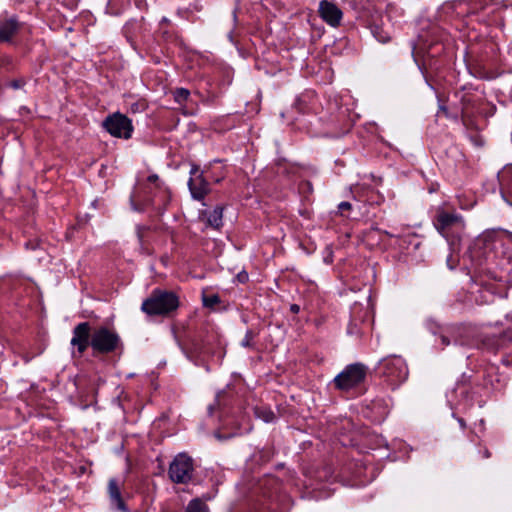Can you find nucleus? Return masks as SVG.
<instances>
[{"label":"nucleus","instance_id":"nucleus-23","mask_svg":"<svg viewBox=\"0 0 512 512\" xmlns=\"http://www.w3.org/2000/svg\"><path fill=\"white\" fill-rule=\"evenodd\" d=\"M254 337H255L254 332L252 330H248L245 334L244 339L241 342V345L243 347H252L253 346L252 341H253Z\"/></svg>","mask_w":512,"mask_h":512},{"label":"nucleus","instance_id":"nucleus-19","mask_svg":"<svg viewBox=\"0 0 512 512\" xmlns=\"http://www.w3.org/2000/svg\"><path fill=\"white\" fill-rule=\"evenodd\" d=\"M255 413L257 417L261 418L267 423L272 422L275 419V414L270 409L256 408Z\"/></svg>","mask_w":512,"mask_h":512},{"label":"nucleus","instance_id":"nucleus-4","mask_svg":"<svg viewBox=\"0 0 512 512\" xmlns=\"http://www.w3.org/2000/svg\"><path fill=\"white\" fill-rule=\"evenodd\" d=\"M194 472L193 459L186 453L177 454L169 465L168 475L176 484H187Z\"/></svg>","mask_w":512,"mask_h":512},{"label":"nucleus","instance_id":"nucleus-28","mask_svg":"<svg viewBox=\"0 0 512 512\" xmlns=\"http://www.w3.org/2000/svg\"><path fill=\"white\" fill-rule=\"evenodd\" d=\"M148 181L151 182V183H156L158 181V176L157 175H150L148 177Z\"/></svg>","mask_w":512,"mask_h":512},{"label":"nucleus","instance_id":"nucleus-30","mask_svg":"<svg viewBox=\"0 0 512 512\" xmlns=\"http://www.w3.org/2000/svg\"><path fill=\"white\" fill-rule=\"evenodd\" d=\"M459 423H460V425H461L462 427H464V426H465V423H464L463 419H459Z\"/></svg>","mask_w":512,"mask_h":512},{"label":"nucleus","instance_id":"nucleus-1","mask_svg":"<svg viewBox=\"0 0 512 512\" xmlns=\"http://www.w3.org/2000/svg\"><path fill=\"white\" fill-rule=\"evenodd\" d=\"M179 306L178 297L169 291L156 289L142 303L141 309L148 315H167Z\"/></svg>","mask_w":512,"mask_h":512},{"label":"nucleus","instance_id":"nucleus-29","mask_svg":"<svg viewBox=\"0 0 512 512\" xmlns=\"http://www.w3.org/2000/svg\"><path fill=\"white\" fill-rule=\"evenodd\" d=\"M160 512H180V511H174V510H171V509H169L167 507H163Z\"/></svg>","mask_w":512,"mask_h":512},{"label":"nucleus","instance_id":"nucleus-9","mask_svg":"<svg viewBox=\"0 0 512 512\" xmlns=\"http://www.w3.org/2000/svg\"><path fill=\"white\" fill-rule=\"evenodd\" d=\"M435 226L441 234L447 235L448 231L453 227L464 228V221L458 214L439 211L436 216Z\"/></svg>","mask_w":512,"mask_h":512},{"label":"nucleus","instance_id":"nucleus-31","mask_svg":"<svg viewBox=\"0 0 512 512\" xmlns=\"http://www.w3.org/2000/svg\"><path fill=\"white\" fill-rule=\"evenodd\" d=\"M506 233H507V236L509 237V239L512 240V233H510V232H506Z\"/></svg>","mask_w":512,"mask_h":512},{"label":"nucleus","instance_id":"nucleus-6","mask_svg":"<svg viewBox=\"0 0 512 512\" xmlns=\"http://www.w3.org/2000/svg\"><path fill=\"white\" fill-rule=\"evenodd\" d=\"M102 125L113 137L129 139L132 136V121L122 113L115 112L108 115Z\"/></svg>","mask_w":512,"mask_h":512},{"label":"nucleus","instance_id":"nucleus-17","mask_svg":"<svg viewBox=\"0 0 512 512\" xmlns=\"http://www.w3.org/2000/svg\"><path fill=\"white\" fill-rule=\"evenodd\" d=\"M186 512H209L208 506L199 498L189 502Z\"/></svg>","mask_w":512,"mask_h":512},{"label":"nucleus","instance_id":"nucleus-33","mask_svg":"<svg viewBox=\"0 0 512 512\" xmlns=\"http://www.w3.org/2000/svg\"><path fill=\"white\" fill-rule=\"evenodd\" d=\"M508 338L512 339V332H511V334L508 335Z\"/></svg>","mask_w":512,"mask_h":512},{"label":"nucleus","instance_id":"nucleus-7","mask_svg":"<svg viewBox=\"0 0 512 512\" xmlns=\"http://www.w3.org/2000/svg\"><path fill=\"white\" fill-rule=\"evenodd\" d=\"M191 177L188 181V187L193 199L201 201L210 192L209 182L199 171L197 166H193L190 171Z\"/></svg>","mask_w":512,"mask_h":512},{"label":"nucleus","instance_id":"nucleus-16","mask_svg":"<svg viewBox=\"0 0 512 512\" xmlns=\"http://www.w3.org/2000/svg\"><path fill=\"white\" fill-rule=\"evenodd\" d=\"M222 213H223V208L220 206L216 207L207 216L208 224L215 229L220 228L222 226V217H223Z\"/></svg>","mask_w":512,"mask_h":512},{"label":"nucleus","instance_id":"nucleus-15","mask_svg":"<svg viewBox=\"0 0 512 512\" xmlns=\"http://www.w3.org/2000/svg\"><path fill=\"white\" fill-rule=\"evenodd\" d=\"M169 201H170V194L165 189V190H161L159 192V195L151 201V204L155 207V209L159 213H162L166 209Z\"/></svg>","mask_w":512,"mask_h":512},{"label":"nucleus","instance_id":"nucleus-24","mask_svg":"<svg viewBox=\"0 0 512 512\" xmlns=\"http://www.w3.org/2000/svg\"><path fill=\"white\" fill-rule=\"evenodd\" d=\"M441 344L443 346H448L453 343V339L450 334V329H448L444 334L440 336Z\"/></svg>","mask_w":512,"mask_h":512},{"label":"nucleus","instance_id":"nucleus-12","mask_svg":"<svg viewBox=\"0 0 512 512\" xmlns=\"http://www.w3.org/2000/svg\"><path fill=\"white\" fill-rule=\"evenodd\" d=\"M108 493L110 496L111 504L118 510L126 512L127 508L121 496L120 485L116 479L109 480Z\"/></svg>","mask_w":512,"mask_h":512},{"label":"nucleus","instance_id":"nucleus-21","mask_svg":"<svg viewBox=\"0 0 512 512\" xmlns=\"http://www.w3.org/2000/svg\"><path fill=\"white\" fill-rule=\"evenodd\" d=\"M202 301L205 307L213 308L215 305L220 303V297L217 294H204Z\"/></svg>","mask_w":512,"mask_h":512},{"label":"nucleus","instance_id":"nucleus-3","mask_svg":"<svg viewBox=\"0 0 512 512\" xmlns=\"http://www.w3.org/2000/svg\"><path fill=\"white\" fill-rule=\"evenodd\" d=\"M122 345L120 336L116 331L105 326L93 330L90 346L101 354H108L116 351Z\"/></svg>","mask_w":512,"mask_h":512},{"label":"nucleus","instance_id":"nucleus-5","mask_svg":"<svg viewBox=\"0 0 512 512\" xmlns=\"http://www.w3.org/2000/svg\"><path fill=\"white\" fill-rule=\"evenodd\" d=\"M378 369L392 385H398L408 376V369L405 361L401 357L397 356L381 360Z\"/></svg>","mask_w":512,"mask_h":512},{"label":"nucleus","instance_id":"nucleus-18","mask_svg":"<svg viewBox=\"0 0 512 512\" xmlns=\"http://www.w3.org/2000/svg\"><path fill=\"white\" fill-rule=\"evenodd\" d=\"M372 34L381 43H387L391 39L389 32L385 31L379 26H374L372 28Z\"/></svg>","mask_w":512,"mask_h":512},{"label":"nucleus","instance_id":"nucleus-25","mask_svg":"<svg viewBox=\"0 0 512 512\" xmlns=\"http://www.w3.org/2000/svg\"><path fill=\"white\" fill-rule=\"evenodd\" d=\"M352 208V205L351 203L349 202H341L339 205H338V209H339V212L342 216H347L346 212L350 211Z\"/></svg>","mask_w":512,"mask_h":512},{"label":"nucleus","instance_id":"nucleus-8","mask_svg":"<svg viewBox=\"0 0 512 512\" xmlns=\"http://www.w3.org/2000/svg\"><path fill=\"white\" fill-rule=\"evenodd\" d=\"M91 327L88 322H81L73 329L71 345L77 347L79 354H83L91 343Z\"/></svg>","mask_w":512,"mask_h":512},{"label":"nucleus","instance_id":"nucleus-2","mask_svg":"<svg viewBox=\"0 0 512 512\" xmlns=\"http://www.w3.org/2000/svg\"><path fill=\"white\" fill-rule=\"evenodd\" d=\"M368 368L362 363L347 365L334 379L333 384L340 391H349L364 383Z\"/></svg>","mask_w":512,"mask_h":512},{"label":"nucleus","instance_id":"nucleus-27","mask_svg":"<svg viewBox=\"0 0 512 512\" xmlns=\"http://www.w3.org/2000/svg\"><path fill=\"white\" fill-rule=\"evenodd\" d=\"M299 310H300V307H299V305H297V304H292V305L290 306V311H291L292 313H295V314H296V313H298V312H299Z\"/></svg>","mask_w":512,"mask_h":512},{"label":"nucleus","instance_id":"nucleus-26","mask_svg":"<svg viewBox=\"0 0 512 512\" xmlns=\"http://www.w3.org/2000/svg\"><path fill=\"white\" fill-rule=\"evenodd\" d=\"M23 85H24V81L23 80H14V81L10 82V86L13 89H19V88L23 87Z\"/></svg>","mask_w":512,"mask_h":512},{"label":"nucleus","instance_id":"nucleus-20","mask_svg":"<svg viewBox=\"0 0 512 512\" xmlns=\"http://www.w3.org/2000/svg\"><path fill=\"white\" fill-rule=\"evenodd\" d=\"M173 96H174V100L177 103L182 104L183 102L188 100V98L190 96V91L185 88H177L173 92Z\"/></svg>","mask_w":512,"mask_h":512},{"label":"nucleus","instance_id":"nucleus-32","mask_svg":"<svg viewBox=\"0 0 512 512\" xmlns=\"http://www.w3.org/2000/svg\"><path fill=\"white\" fill-rule=\"evenodd\" d=\"M490 456V453L488 450L485 451V457H489Z\"/></svg>","mask_w":512,"mask_h":512},{"label":"nucleus","instance_id":"nucleus-22","mask_svg":"<svg viewBox=\"0 0 512 512\" xmlns=\"http://www.w3.org/2000/svg\"><path fill=\"white\" fill-rule=\"evenodd\" d=\"M347 332L350 335H360L362 333L356 320H351L348 325Z\"/></svg>","mask_w":512,"mask_h":512},{"label":"nucleus","instance_id":"nucleus-14","mask_svg":"<svg viewBox=\"0 0 512 512\" xmlns=\"http://www.w3.org/2000/svg\"><path fill=\"white\" fill-rule=\"evenodd\" d=\"M453 343L456 345H468L470 343V330L464 326L450 328Z\"/></svg>","mask_w":512,"mask_h":512},{"label":"nucleus","instance_id":"nucleus-10","mask_svg":"<svg viewBox=\"0 0 512 512\" xmlns=\"http://www.w3.org/2000/svg\"><path fill=\"white\" fill-rule=\"evenodd\" d=\"M319 14L321 18L333 27H337L342 19V11L332 2L323 0L319 4Z\"/></svg>","mask_w":512,"mask_h":512},{"label":"nucleus","instance_id":"nucleus-11","mask_svg":"<svg viewBox=\"0 0 512 512\" xmlns=\"http://www.w3.org/2000/svg\"><path fill=\"white\" fill-rule=\"evenodd\" d=\"M20 29V23L14 17L0 19V43L10 42Z\"/></svg>","mask_w":512,"mask_h":512},{"label":"nucleus","instance_id":"nucleus-13","mask_svg":"<svg viewBox=\"0 0 512 512\" xmlns=\"http://www.w3.org/2000/svg\"><path fill=\"white\" fill-rule=\"evenodd\" d=\"M498 180L501 185L502 195L507 192L512 197V164L505 166L498 173Z\"/></svg>","mask_w":512,"mask_h":512}]
</instances>
